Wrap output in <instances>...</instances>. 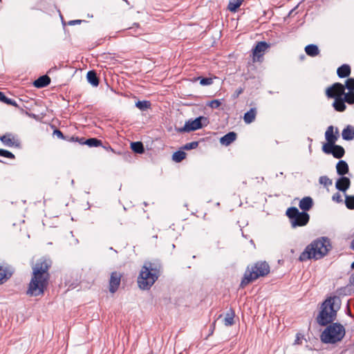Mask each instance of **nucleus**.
Listing matches in <instances>:
<instances>
[{
    "mask_svg": "<svg viewBox=\"0 0 354 354\" xmlns=\"http://www.w3.org/2000/svg\"><path fill=\"white\" fill-rule=\"evenodd\" d=\"M340 308V299L338 297L327 299L322 304V310L317 318L321 326H328L320 335L324 344H336L341 342L345 336V328L339 323H332L336 318L337 311Z\"/></svg>",
    "mask_w": 354,
    "mask_h": 354,
    "instance_id": "nucleus-1",
    "label": "nucleus"
},
{
    "mask_svg": "<svg viewBox=\"0 0 354 354\" xmlns=\"http://www.w3.org/2000/svg\"><path fill=\"white\" fill-rule=\"evenodd\" d=\"M51 264V261L46 259H40L36 262L32 268V275L26 292L27 295L34 297L44 295V289L48 284V270Z\"/></svg>",
    "mask_w": 354,
    "mask_h": 354,
    "instance_id": "nucleus-2",
    "label": "nucleus"
},
{
    "mask_svg": "<svg viewBox=\"0 0 354 354\" xmlns=\"http://www.w3.org/2000/svg\"><path fill=\"white\" fill-rule=\"evenodd\" d=\"M158 261L145 262L138 277V284L142 290H149L158 279L161 272Z\"/></svg>",
    "mask_w": 354,
    "mask_h": 354,
    "instance_id": "nucleus-3",
    "label": "nucleus"
},
{
    "mask_svg": "<svg viewBox=\"0 0 354 354\" xmlns=\"http://www.w3.org/2000/svg\"><path fill=\"white\" fill-rule=\"evenodd\" d=\"M331 249L330 241L326 237H321L307 245L299 257L300 261L308 259H320L327 254Z\"/></svg>",
    "mask_w": 354,
    "mask_h": 354,
    "instance_id": "nucleus-4",
    "label": "nucleus"
},
{
    "mask_svg": "<svg viewBox=\"0 0 354 354\" xmlns=\"http://www.w3.org/2000/svg\"><path fill=\"white\" fill-rule=\"evenodd\" d=\"M270 272V266L266 261H259L250 269L248 268L241 282V286L245 287L260 277L266 276Z\"/></svg>",
    "mask_w": 354,
    "mask_h": 354,
    "instance_id": "nucleus-5",
    "label": "nucleus"
},
{
    "mask_svg": "<svg viewBox=\"0 0 354 354\" xmlns=\"http://www.w3.org/2000/svg\"><path fill=\"white\" fill-rule=\"evenodd\" d=\"M345 87L339 82L333 84L331 86L327 88L326 94L328 98H334L335 101L333 104L334 109L339 112H342L346 109L345 101L343 98Z\"/></svg>",
    "mask_w": 354,
    "mask_h": 354,
    "instance_id": "nucleus-6",
    "label": "nucleus"
},
{
    "mask_svg": "<svg viewBox=\"0 0 354 354\" xmlns=\"http://www.w3.org/2000/svg\"><path fill=\"white\" fill-rule=\"evenodd\" d=\"M209 124V120L204 116H200L194 120H189L187 121L183 127L179 128L178 132H189L195 131L205 127Z\"/></svg>",
    "mask_w": 354,
    "mask_h": 354,
    "instance_id": "nucleus-7",
    "label": "nucleus"
},
{
    "mask_svg": "<svg viewBox=\"0 0 354 354\" xmlns=\"http://www.w3.org/2000/svg\"><path fill=\"white\" fill-rule=\"evenodd\" d=\"M0 140L4 145L9 147H15L19 148L21 147L20 140L11 133H7L3 136H0Z\"/></svg>",
    "mask_w": 354,
    "mask_h": 354,
    "instance_id": "nucleus-8",
    "label": "nucleus"
},
{
    "mask_svg": "<svg viewBox=\"0 0 354 354\" xmlns=\"http://www.w3.org/2000/svg\"><path fill=\"white\" fill-rule=\"evenodd\" d=\"M122 274L118 272H113L111 274L110 279H109V291L111 293H115L121 282Z\"/></svg>",
    "mask_w": 354,
    "mask_h": 354,
    "instance_id": "nucleus-9",
    "label": "nucleus"
},
{
    "mask_svg": "<svg viewBox=\"0 0 354 354\" xmlns=\"http://www.w3.org/2000/svg\"><path fill=\"white\" fill-rule=\"evenodd\" d=\"M268 47L269 46L266 41L258 42L253 49V60L254 62L258 61Z\"/></svg>",
    "mask_w": 354,
    "mask_h": 354,
    "instance_id": "nucleus-10",
    "label": "nucleus"
},
{
    "mask_svg": "<svg viewBox=\"0 0 354 354\" xmlns=\"http://www.w3.org/2000/svg\"><path fill=\"white\" fill-rule=\"evenodd\" d=\"M309 218L310 216L308 213L301 212L294 220H292L291 225L293 227L306 225L308 223Z\"/></svg>",
    "mask_w": 354,
    "mask_h": 354,
    "instance_id": "nucleus-11",
    "label": "nucleus"
},
{
    "mask_svg": "<svg viewBox=\"0 0 354 354\" xmlns=\"http://www.w3.org/2000/svg\"><path fill=\"white\" fill-rule=\"evenodd\" d=\"M12 268L6 264H0V284L8 279L12 274Z\"/></svg>",
    "mask_w": 354,
    "mask_h": 354,
    "instance_id": "nucleus-12",
    "label": "nucleus"
},
{
    "mask_svg": "<svg viewBox=\"0 0 354 354\" xmlns=\"http://www.w3.org/2000/svg\"><path fill=\"white\" fill-rule=\"evenodd\" d=\"M338 137V129L335 128V131L334 132V127L333 126H329L325 132V138L327 142H329L330 143L336 142Z\"/></svg>",
    "mask_w": 354,
    "mask_h": 354,
    "instance_id": "nucleus-13",
    "label": "nucleus"
},
{
    "mask_svg": "<svg viewBox=\"0 0 354 354\" xmlns=\"http://www.w3.org/2000/svg\"><path fill=\"white\" fill-rule=\"evenodd\" d=\"M351 185V180L348 178L342 176L337 179L335 183V187L339 191L345 192Z\"/></svg>",
    "mask_w": 354,
    "mask_h": 354,
    "instance_id": "nucleus-14",
    "label": "nucleus"
},
{
    "mask_svg": "<svg viewBox=\"0 0 354 354\" xmlns=\"http://www.w3.org/2000/svg\"><path fill=\"white\" fill-rule=\"evenodd\" d=\"M236 139V133L231 131L223 136L220 139V142L225 146H228Z\"/></svg>",
    "mask_w": 354,
    "mask_h": 354,
    "instance_id": "nucleus-15",
    "label": "nucleus"
},
{
    "mask_svg": "<svg viewBox=\"0 0 354 354\" xmlns=\"http://www.w3.org/2000/svg\"><path fill=\"white\" fill-rule=\"evenodd\" d=\"M76 140L78 141L80 144L86 145L88 147H100L102 145V142L100 140H98L95 138H88L84 140V138L78 139L76 138Z\"/></svg>",
    "mask_w": 354,
    "mask_h": 354,
    "instance_id": "nucleus-16",
    "label": "nucleus"
},
{
    "mask_svg": "<svg viewBox=\"0 0 354 354\" xmlns=\"http://www.w3.org/2000/svg\"><path fill=\"white\" fill-rule=\"evenodd\" d=\"M313 205V201L312 198L310 196H306L303 198L300 201L299 206L301 209H302L304 212L308 211L311 209V207Z\"/></svg>",
    "mask_w": 354,
    "mask_h": 354,
    "instance_id": "nucleus-17",
    "label": "nucleus"
},
{
    "mask_svg": "<svg viewBox=\"0 0 354 354\" xmlns=\"http://www.w3.org/2000/svg\"><path fill=\"white\" fill-rule=\"evenodd\" d=\"M50 82V79L48 75H42L37 79L33 84L37 88H44L48 86Z\"/></svg>",
    "mask_w": 354,
    "mask_h": 354,
    "instance_id": "nucleus-18",
    "label": "nucleus"
},
{
    "mask_svg": "<svg viewBox=\"0 0 354 354\" xmlns=\"http://www.w3.org/2000/svg\"><path fill=\"white\" fill-rule=\"evenodd\" d=\"M336 169L337 173L340 176L346 174L349 171L348 165L344 160H339L336 165Z\"/></svg>",
    "mask_w": 354,
    "mask_h": 354,
    "instance_id": "nucleus-19",
    "label": "nucleus"
},
{
    "mask_svg": "<svg viewBox=\"0 0 354 354\" xmlns=\"http://www.w3.org/2000/svg\"><path fill=\"white\" fill-rule=\"evenodd\" d=\"M257 115V109L255 108H251L247 111L243 116L244 122L246 124H250L254 121Z\"/></svg>",
    "mask_w": 354,
    "mask_h": 354,
    "instance_id": "nucleus-20",
    "label": "nucleus"
},
{
    "mask_svg": "<svg viewBox=\"0 0 354 354\" xmlns=\"http://www.w3.org/2000/svg\"><path fill=\"white\" fill-rule=\"evenodd\" d=\"M86 78L88 82L93 86H97L99 85V79L97 76V73L94 71H89L87 73Z\"/></svg>",
    "mask_w": 354,
    "mask_h": 354,
    "instance_id": "nucleus-21",
    "label": "nucleus"
},
{
    "mask_svg": "<svg viewBox=\"0 0 354 354\" xmlns=\"http://www.w3.org/2000/svg\"><path fill=\"white\" fill-rule=\"evenodd\" d=\"M337 73L341 78L346 77L349 76L351 73V68L347 64H343L337 68Z\"/></svg>",
    "mask_w": 354,
    "mask_h": 354,
    "instance_id": "nucleus-22",
    "label": "nucleus"
},
{
    "mask_svg": "<svg viewBox=\"0 0 354 354\" xmlns=\"http://www.w3.org/2000/svg\"><path fill=\"white\" fill-rule=\"evenodd\" d=\"M306 53L310 57H315L319 54V50L317 46L315 44H309L305 47Z\"/></svg>",
    "mask_w": 354,
    "mask_h": 354,
    "instance_id": "nucleus-23",
    "label": "nucleus"
},
{
    "mask_svg": "<svg viewBox=\"0 0 354 354\" xmlns=\"http://www.w3.org/2000/svg\"><path fill=\"white\" fill-rule=\"evenodd\" d=\"M342 138L345 140H351L354 138V131L350 125L343 129L342 133Z\"/></svg>",
    "mask_w": 354,
    "mask_h": 354,
    "instance_id": "nucleus-24",
    "label": "nucleus"
},
{
    "mask_svg": "<svg viewBox=\"0 0 354 354\" xmlns=\"http://www.w3.org/2000/svg\"><path fill=\"white\" fill-rule=\"evenodd\" d=\"M234 312L233 310L230 309L225 315L224 318V324L226 326H230L234 324Z\"/></svg>",
    "mask_w": 354,
    "mask_h": 354,
    "instance_id": "nucleus-25",
    "label": "nucleus"
},
{
    "mask_svg": "<svg viewBox=\"0 0 354 354\" xmlns=\"http://www.w3.org/2000/svg\"><path fill=\"white\" fill-rule=\"evenodd\" d=\"M243 2V0H230L227 8L231 12H236Z\"/></svg>",
    "mask_w": 354,
    "mask_h": 354,
    "instance_id": "nucleus-26",
    "label": "nucleus"
},
{
    "mask_svg": "<svg viewBox=\"0 0 354 354\" xmlns=\"http://www.w3.org/2000/svg\"><path fill=\"white\" fill-rule=\"evenodd\" d=\"M333 147H334L333 148L334 151L332 153V155L333 156V157H335L336 158H342L345 153L344 149L342 146L337 145H335V146Z\"/></svg>",
    "mask_w": 354,
    "mask_h": 354,
    "instance_id": "nucleus-27",
    "label": "nucleus"
},
{
    "mask_svg": "<svg viewBox=\"0 0 354 354\" xmlns=\"http://www.w3.org/2000/svg\"><path fill=\"white\" fill-rule=\"evenodd\" d=\"M131 149L137 153H142L145 151L143 144L141 142H133L131 144Z\"/></svg>",
    "mask_w": 354,
    "mask_h": 354,
    "instance_id": "nucleus-28",
    "label": "nucleus"
},
{
    "mask_svg": "<svg viewBox=\"0 0 354 354\" xmlns=\"http://www.w3.org/2000/svg\"><path fill=\"white\" fill-rule=\"evenodd\" d=\"M300 214V212L297 209V208L295 207H289L286 211V214L290 219V222H292V220H294L296 216Z\"/></svg>",
    "mask_w": 354,
    "mask_h": 354,
    "instance_id": "nucleus-29",
    "label": "nucleus"
},
{
    "mask_svg": "<svg viewBox=\"0 0 354 354\" xmlns=\"http://www.w3.org/2000/svg\"><path fill=\"white\" fill-rule=\"evenodd\" d=\"M186 157V153L183 151H178L174 153L172 159L176 162H180Z\"/></svg>",
    "mask_w": 354,
    "mask_h": 354,
    "instance_id": "nucleus-30",
    "label": "nucleus"
},
{
    "mask_svg": "<svg viewBox=\"0 0 354 354\" xmlns=\"http://www.w3.org/2000/svg\"><path fill=\"white\" fill-rule=\"evenodd\" d=\"M136 106L141 111H145L146 109L150 108L151 103L149 101L147 100L138 101L136 103Z\"/></svg>",
    "mask_w": 354,
    "mask_h": 354,
    "instance_id": "nucleus-31",
    "label": "nucleus"
},
{
    "mask_svg": "<svg viewBox=\"0 0 354 354\" xmlns=\"http://www.w3.org/2000/svg\"><path fill=\"white\" fill-rule=\"evenodd\" d=\"M345 205L349 209H354V196L345 195Z\"/></svg>",
    "mask_w": 354,
    "mask_h": 354,
    "instance_id": "nucleus-32",
    "label": "nucleus"
},
{
    "mask_svg": "<svg viewBox=\"0 0 354 354\" xmlns=\"http://www.w3.org/2000/svg\"><path fill=\"white\" fill-rule=\"evenodd\" d=\"M335 142L330 143L327 142V143L324 144L322 147V150L325 153L332 154L333 152V147L335 146Z\"/></svg>",
    "mask_w": 354,
    "mask_h": 354,
    "instance_id": "nucleus-33",
    "label": "nucleus"
},
{
    "mask_svg": "<svg viewBox=\"0 0 354 354\" xmlns=\"http://www.w3.org/2000/svg\"><path fill=\"white\" fill-rule=\"evenodd\" d=\"M343 98L346 102H347L349 104H354V92L353 91H349L347 93L343 94Z\"/></svg>",
    "mask_w": 354,
    "mask_h": 354,
    "instance_id": "nucleus-34",
    "label": "nucleus"
},
{
    "mask_svg": "<svg viewBox=\"0 0 354 354\" xmlns=\"http://www.w3.org/2000/svg\"><path fill=\"white\" fill-rule=\"evenodd\" d=\"M319 182L325 187L330 186L333 184V181L326 176L319 177Z\"/></svg>",
    "mask_w": 354,
    "mask_h": 354,
    "instance_id": "nucleus-35",
    "label": "nucleus"
},
{
    "mask_svg": "<svg viewBox=\"0 0 354 354\" xmlns=\"http://www.w3.org/2000/svg\"><path fill=\"white\" fill-rule=\"evenodd\" d=\"M198 79L202 86H208L213 83V78L212 77H198Z\"/></svg>",
    "mask_w": 354,
    "mask_h": 354,
    "instance_id": "nucleus-36",
    "label": "nucleus"
},
{
    "mask_svg": "<svg viewBox=\"0 0 354 354\" xmlns=\"http://www.w3.org/2000/svg\"><path fill=\"white\" fill-rule=\"evenodd\" d=\"M0 156H3V157L11 158V159L15 158V155L12 153H11L10 151H9L8 150L3 149H0Z\"/></svg>",
    "mask_w": 354,
    "mask_h": 354,
    "instance_id": "nucleus-37",
    "label": "nucleus"
},
{
    "mask_svg": "<svg viewBox=\"0 0 354 354\" xmlns=\"http://www.w3.org/2000/svg\"><path fill=\"white\" fill-rule=\"evenodd\" d=\"M198 146V142L194 141V142L185 144L183 147V149L185 150H190V149H196Z\"/></svg>",
    "mask_w": 354,
    "mask_h": 354,
    "instance_id": "nucleus-38",
    "label": "nucleus"
},
{
    "mask_svg": "<svg viewBox=\"0 0 354 354\" xmlns=\"http://www.w3.org/2000/svg\"><path fill=\"white\" fill-rule=\"evenodd\" d=\"M350 91H354V79L348 78L346 82L345 86Z\"/></svg>",
    "mask_w": 354,
    "mask_h": 354,
    "instance_id": "nucleus-39",
    "label": "nucleus"
},
{
    "mask_svg": "<svg viewBox=\"0 0 354 354\" xmlns=\"http://www.w3.org/2000/svg\"><path fill=\"white\" fill-rule=\"evenodd\" d=\"M3 102L6 104H8V105H12V106H14L15 107H19L18 104H17V102L14 100L8 98L6 96H5Z\"/></svg>",
    "mask_w": 354,
    "mask_h": 354,
    "instance_id": "nucleus-40",
    "label": "nucleus"
},
{
    "mask_svg": "<svg viewBox=\"0 0 354 354\" xmlns=\"http://www.w3.org/2000/svg\"><path fill=\"white\" fill-rule=\"evenodd\" d=\"M221 103L218 100H212L209 103V106L212 109H217L218 107H219L221 106Z\"/></svg>",
    "mask_w": 354,
    "mask_h": 354,
    "instance_id": "nucleus-41",
    "label": "nucleus"
},
{
    "mask_svg": "<svg viewBox=\"0 0 354 354\" xmlns=\"http://www.w3.org/2000/svg\"><path fill=\"white\" fill-rule=\"evenodd\" d=\"M139 28H140V26L138 24H134V26L129 28L128 30H129V33H131L132 35L140 34V32H138L137 31V29H138Z\"/></svg>",
    "mask_w": 354,
    "mask_h": 354,
    "instance_id": "nucleus-42",
    "label": "nucleus"
},
{
    "mask_svg": "<svg viewBox=\"0 0 354 354\" xmlns=\"http://www.w3.org/2000/svg\"><path fill=\"white\" fill-rule=\"evenodd\" d=\"M332 198H333V201H334L337 203H341L342 201V196L338 192L333 194Z\"/></svg>",
    "mask_w": 354,
    "mask_h": 354,
    "instance_id": "nucleus-43",
    "label": "nucleus"
},
{
    "mask_svg": "<svg viewBox=\"0 0 354 354\" xmlns=\"http://www.w3.org/2000/svg\"><path fill=\"white\" fill-rule=\"evenodd\" d=\"M53 134L55 136H56L57 138H61V139H64V134L62 133V132L59 130V129H55L54 131H53Z\"/></svg>",
    "mask_w": 354,
    "mask_h": 354,
    "instance_id": "nucleus-44",
    "label": "nucleus"
},
{
    "mask_svg": "<svg viewBox=\"0 0 354 354\" xmlns=\"http://www.w3.org/2000/svg\"><path fill=\"white\" fill-rule=\"evenodd\" d=\"M81 20H73V21H70L68 22V24L69 25H75V24H79L81 23Z\"/></svg>",
    "mask_w": 354,
    "mask_h": 354,
    "instance_id": "nucleus-45",
    "label": "nucleus"
},
{
    "mask_svg": "<svg viewBox=\"0 0 354 354\" xmlns=\"http://www.w3.org/2000/svg\"><path fill=\"white\" fill-rule=\"evenodd\" d=\"M349 282L351 285L354 286V272L350 276Z\"/></svg>",
    "mask_w": 354,
    "mask_h": 354,
    "instance_id": "nucleus-46",
    "label": "nucleus"
},
{
    "mask_svg": "<svg viewBox=\"0 0 354 354\" xmlns=\"http://www.w3.org/2000/svg\"><path fill=\"white\" fill-rule=\"evenodd\" d=\"M5 95L3 94V93L1 92L0 91V101L3 102V99L5 97Z\"/></svg>",
    "mask_w": 354,
    "mask_h": 354,
    "instance_id": "nucleus-47",
    "label": "nucleus"
},
{
    "mask_svg": "<svg viewBox=\"0 0 354 354\" xmlns=\"http://www.w3.org/2000/svg\"><path fill=\"white\" fill-rule=\"evenodd\" d=\"M243 92V90L241 88L236 91V96H239L241 93Z\"/></svg>",
    "mask_w": 354,
    "mask_h": 354,
    "instance_id": "nucleus-48",
    "label": "nucleus"
},
{
    "mask_svg": "<svg viewBox=\"0 0 354 354\" xmlns=\"http://www.w3.org/2000/svg\"><path fill=\"white\" fill-rule=\"evenodd\" d=\"M351 268H352L353 269H354V261H353V262L352 263V264H351Z\"/></svg>",
    "mask_w": 354,
    "mask_h": 354,
    "instance_id": "nucleus-49",
    "label": "nucleus"
},
{
    "mask_svg": "<svg viewBox=\"0 0 354 354\" xmlns=\"http://www.w3.org/2000/svg\"><path fill=\"white\" fill-rule=\"evenodd\" d=\"M214 327H215V322H214L213 324H212L213 329H214Z\"/></svg>",
    "mask_w": 354,
    "mask_h": 354,
    "instance_id": "nucleus-50",
    "label": "nucleus"
},
{
    "mask_svg": "<svg viewBox=\"0 0 354 354\" xmlns=\"http://www.w3.org/2000/svg\"><path fill=\"white\" fill-rule=\"evenodd\" d=\"M210 330H211V333H213V330H214V329H213V328H212H212H210Z\"/></svg>",
    "mask_w": 354,
    "mask_h": 354,
    "instance_id": "nucleus-51",
    "label": "nucleus"
},
{
    "mask_svg": "<svg viewBox=\"0 0 354 354\" xmlns=\"http://www.w3.org/2000/svg\"><path fill=\"white\" fill-rule=\"evenodd\" d=\"M109 149H110L111 151H113V149L111 147H109Z\"/></svg>",
    "mask_w": 354,
    "mask_h": 354,
    "instance_id": "nucleus-52",
    "label": "nucleus"
}]
</instances>
